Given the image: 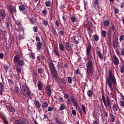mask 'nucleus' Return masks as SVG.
I'll return each instance as SVG.
<instances>
[{
	"label": "nucleus",
	"instance_id": "9d476101",
	"mask_svg": "<svg viewBox=\"0 0 124 124\" xmlns=\"http://www.w3.org/2000/svg\"><path fill=\"white\" fill-rule=\"evenodd\" d=\"M46 93L49 97L52 95V91H51V86L50 85H47L46 87Z\"/></svg>",
	"mask_w": 124,
	"mask_h": 124
},
{
	"label": "nucleus",
	"instance_id": "e2e57ef3",
	"mask_svg": "<svg viewBox=\"0 0 124 124\" xmlns=\"http://www.w3.org/2000/svg\"><path fill=\"white\" fill-rule=\"evenodd\" d=\"M119 40L120 41H123V40H124V35H122L120 37Z\"/></svg>",
	"mask_w": 124,
	"mask_h": 124
},
{
	"label": "nucleus",
	"instance_id": "338daca9",
	"mask_svg": "<svg viewBox=\"0 0 124 124\" xmlns=\"http://www.w3.org/2000/svg\"><path fill=\"white\" fill-rule=\"evenodd\" d=\"M102 123L104 124H106V122L105 121V118L101 117Z\"/></svg>",
	"mask_w": 124,
	"mask_h": 124
},
{
	"label": "nucleus",
	"instance_id": "79ce46f5",
	"mask_svg": "<svg viewBox=\"0 0 124 124\" xmlns=\"http://www.w3.org/2000/svg\"><path fill=\"white\" fill-rule=\"evenodd\" d=\"M55 120L56 121V123H58L59 124H62V121H61L60 119H59V117H56L55 118Z\"/></svg>",
	"mask_w": 124,
	"mask_h": 124
},
{
	"label": "nucleus",
	"instance_id": "052dcab7",
	"mask_svg": "<svg viewBox=\"0 0 124 124\" xmlns=\"http://www.w3.org/2000/svg\"><path fill=\"white\" fill-rule=\"evenodd\" d=\"M78 113H79L81 117H82V116H83V115L82 114V110H81V108H80V107H78Z\"/></svg>",
	"mask_w": 124,
	"mask_h": 124
},
{
	"label": "nucleus",
	"instance_id": "e433bc0d",
	"mask_svg": "<svg viewBox=\"0 0 124 124\" xmlns=\"http://www.w3.org/2000/svg\"><path fill=\"white\" fill-rule=\"evenodd\" d=\"M3 67L4 69L5 70L6 72H7L8 71V69H9V66L7 64H4L3 65Z\"/></svg>",
	"mask_w": 124,
	"mask_h": 124
},
{
	"label": "nucleus",
	"instance_id": "0eeeda50",
	"mask_svg": "<svg viewBox=\"0 0 124 124\" xmlns=\"http://www.w3.org/2000/svg\"><path fill=\"white\" fill-rule=\"evenodd\" d=\"M36 46L37 47V50H38V51H40V50H41L43 44L41 43V42H40V37H39L38 36L36 37Z\"/></svg>",
	"mask_w": 124,
	"mask_h": 124
},
{
	"label": "nucleus",
	"instance_id": "5fc2aeb1",
	"mask_svg": "<svg viewBox=\"0 0 124 124\" xmlns=\"http://www.w3.org/2000/svg\"><path fill=\"white\" fill-rule=\"evenodd\" d=\"M61 81L63 85H65V84H66V81H65V79L64 78H61Z\"/></svg>",
	"mask_w": 124,
	"mask_h": 124
},
{
	"label": "nucleus",
	"instance_id": "69168bd1",
	"mask_svg": "<svg viewBox=\"0 0 124 124\" xmlns=\"http://www.w3.org/2000/svg\"><path fill=\"white\" fill-rule=\"evenodd\" d=\"M60 102H63V98L62 97H59L58 99Z\"/></svg>",
	"mask_w": 124,
	"mask_h": 124
},
{
	"label": "nucleus",
	"instance_id": "39448f33",
	"mask_svg": "<svg viewBox=\"0 0 124 124\" xmlns=\"http://www.w3.org/2000/svg\"><path fill=\"white\" fill-rule=\"evenodd\" d=\"M21 92L26 97H28L31 94V91L30 90V88H29V87H28L27 85H24L22 86L21 88Z\"/></svg>",
	"mask_w": 124,
	"mask_h": 124
},
{
	"label": "nucleus",
	"instance_id": "f8f14e48",
	"mask_svg": "<svg viewBox=\"0 0 124 124\" xmlns=\"http://www.w3.org/2000/svg\"><path fill=\"white\" fill-rule=\"evenodd\" d=\"M113 58L114 64L115 65V66H118L119 65V64L120 63L119 59H118V57H117L116 55H113Z\"/></svg>",
	"mask_w": 124,
	"mask_h": 124
},
{
	"label": "nucleus",
	"instance_id": "58836bf2",
	"mask_svg": "<svg viewBox=\"0 0 124 124\" xmlns=\"http://www.w3.org/2000/svg\"><path fill=\"white\" fill-rule=\"evenodd\" d=\"M44 72V69L43 68H40L38 69V72L39 74H43V72Z\"/></svg>",
	"mask_w": 124,
	"mask_h": 124
},
{
	"label": "nucleus",
	"instance_id": "7ed1b4c3",
	"mask_svg": "<svg viewBox=\"0 0 124 124\" xmlns=\"http://www.w3.org/2000/svg\"><path fill=\"white\" fill-rule=\"evenodd\" d=\"M102 99L106 108H107L108 107L109 109H111V100H110V97H109V96L107 95L106 98H105V96H104V93H102Z\"/></svg>",
	"mask_w": 124,
	"mask_h": 124
},
{
	"label": "nucleus",
	"instance_id": "6e6d98bb",
	"mask_svg": "<svg viewBox=\"0 0 124 124\" xmlns=\"http://www.w3.org/2000/svg\"><path fill=\"white\" fill-rule=\"evenodd\" d=\"M70 100L72 101V102H74V101H76V99H75V97L74 96H71L70 97Z\"/></svg>",
	"mask_w": 124,
	"mask_h": 124
},
{
	"label": "nucleus",
	"instance_id": "f03ea898",
	"mask_svg": "<svg viewBox=\"0 0 124 124\" xmlns=\"http://www.w3.org/2000/svg\"><path fill=\"white\" fill-rule=\"evenodd\" d=\"M106 83H108V85L110 88V90L111 92H113V87L112 85L117 86V80L115 76H114V73L112 70L109 69V77L108 78H106Z\"/></svg>",
	"mask_w": 124,
	"mask_h": 124
},
{
	"label": "nucleus",
	"instance_id": "ea45409f",
	"mask_svg": "<svg viewBox=\"0 0 124 124\" xmlns=\"http://www.w3.org/2000/svg\"><path fill=\"white\" fill-rule=\"evenodd\" d=\"M14 92H15L16 93H17V94H20V89H19L18 87H16L14 90Z\"/></svg>",
	"mask_w": 124,
	"mask_h": 124
},
{
	"label": "nucleus",
	"instance_id": "4be33fe9",
	"mask_svg": "<svg viewBox=\"0 0 124 124\" xmlns=\"http://www.w3.org/2000/svg\"><path fill=\"white\" fill-rule=\"evenodd\" d=\"M7 9L9 10L11 14H12L14 11V6L11 5H9L7 6Z\"/></svg>",
	"mask_w": 124,
	"mask_h": 124
},
{
	"label": "nucleus",
	"instance_id": "de8ad7c7",
	"mask_svg": "<svg viewBox=\"0 0 124 124\" xmlns=\"http://www.w3.org/2000/svg\"><path fill=\"white\" fill-rule=\"evenodd\" d=\"M43 24L44 26H46H46H49V23L48 22V21L45 20V19H44Z\"/></svg>",
	"mask_w": 124,
	"mask_h": 124
},
{
	"label": "nucleus",
	"instance_id": "a19ab883",
	"mask_svg": "<svg viewBox=\"0 0 124 124\" xmlns=\"http://www.w3.org/2000/svg\"><path fill=\"white\" fill-rule=\"evenodd\" d=\"M1 119L2 120L4 124H8V121H7V119L5 117H2Z\"/></svg>",
	"mask_w": 124,
	"mask_h": 124
},
{
	"label": "nucleus",
	"instance_id": "6e6552de",
	"mask_svg": "<svg viewBox=\"0 0 124 124\" xmlns=\"http://www.w3.org/2000/svg\"><path fill=\"white\" fill-rule=\"evenodd\" d=\"M6 107L7 110H9L12 113H15L16 112V109L11 105V104L7 103L6 104Z\"/></svg>",
	"mask_w": 124,
	"mask_h": 124
},
{
	"label": "nucleus",
	"instance_id": "dca6fc26",
	"mask_svg": "<svg viewBox=\"0 0 124 124\" xmlns=\"http://www.w3.org/2000/svg\"><path fill=\"white\" fill-rule=\"evenodd\" d=\"M101 118H108V112L105 109L102 111L101 113Z\"/></svg>",
	"mask_w": 124,
	"mask_h": 124
},
{
	"label": "nucleus",
	"instance_id": "4d7b16f0",
	"mask_svg": "<svg viewBox=\"0 0 124 124\" xmlns=\"http://www.w3.org/2000/svg\"><path fill=\"white\" fill-rule=\"evenodd\" d=\"M119 104L121 106V107H124V101H120Z\"/></svg>",
	"mask_w": 124,
	"mask_h": 124
},
{
	"label": "nucleus",
	"instance_id": "423d86ee",
	"mask_svg": "<svg viewBox=\"0 0 124 124\" xmlns=\"http://www.w3.org/2000/svg\"><path fill=\"white\" fill-rule=\"evenodd\" d=\"M15 124H29V122H28L27 119L24 117H21L19 120H15Z\"/></svg>",
	"mask_w": 124,
	"mask_h": 124
},
{
	"label": "nucleus",
	"instance_id": "473e14b6",
	"mask_svg": "<svg viewBox=\"0 0 124 124\" xmlns=\"http://www.w3.org/2000/svg\"><path fill=\"white\" fill-rule=\"evenodd\" d=\"M81 110L83 112L84 115H87V112L86 111V106L83 104L81 105Z\"/></svg>",
	"mask_w": 124,
	"mask_h": 124
},
{
	"label": "nucleus",
	"instance_id": "a18cd8bd",
	"mask_svg": "<svg viewBox=\"0 0 124 124\" xmlns=\"http://www.w3.org/2000/svg\"><path fill=\"white\" fill-rule=\"evenodd\" d=\"M94 40L95 41H98L99 40V37L98 36V35L95 34L93 36Z\"/></svg>",
	"mask_w": 124,
	"mask_h": 124
},
{
	"label": "nucleus",
	"instance_id": "b1692460",
	"mask_svg": "<svg viewBox=\"0 0 124 124\" xmlns=\"http://www.w3.org/2000/svg\"><path fill=\"white\" fill-rule=\"evenodd\" d=\"M109 121L110 123H114L115 122V116L112 113H109Z\"/></svg>",
	"mask_w": 124,
	"mask_h": 124
},
{
	"label": "nucleus",
	"instance_id": "13d9d810",
	"mask_svg": "<svg viewBox=\"0 0 124 124\" xmlns=\"http://www.w3.org/2000/svg\"><path fill=\"white\" fill-rule=\"evenodd\" d=\"M55 26H57V28H59V26H60V22H59V20H56L55 21Z\"/></svg>",
	"mask_w": 124,
	"mask_h": 124
},
{
	"label": "nucleus",
	"instance_id": "2eb2a0df",
	"mask_svg": "<svg viewBox=\"0 0 124 124\" xmlns=\"http://www.w3.org/2000/svg\"><path fill=\"white\" fill-rule=\"evenodd\" d=\"M20 55L16 54V55L14 56V62L15 63H16L18 64V62H19L20 61Z\"/></svg>",
	"mask_w": 124,
	"mask_h": 124
},
{
	"label": "nucleus",
	"instance_id": "ddd939ff",
	"mask_svg": "<svg viewBox=\"0 0 124 124\" xmlns=\"http://www.w3.org/2000/svg\"><path fill=\"white\" fill-rule=\"evenodd\" d=\"M112 46L114 49H116V48H119L120 47V44L119 43L118 40H115L113 41L112 42Z\"/></svg>",
	"mask_w": 124,
	"mask_h": 124
},
{
	"label": "nucleus",
	"instance_id": "8fccbe9b",
	"mask_svg": "<svg viewBox=\"0 0 124 124\" xmlns=\"http://www.w3.org/2000/svg\"><path fill=\"white\" fill-rule=\"evenodd\" d=\"M52 32L53 35H56V33H57V31H56V29L53 28L52 29Z\"/></svg>",
	"mask_w": 124,
	"mask_h": 124
},
{
	"label": "nucleus",
	"instance_id": "f257e3e1",
	"mask_svg": "<svg viewBox=\"0 0 124 124\" xmlns=\"http://www.w3.org/2000/svg\"><path fill=\"white\" fill-rule=\"evenodd\" d=\"M92 45L91 43H88V45L86 47V55L87 62L86 63V68H87V77L89 78L90 77H92V74L93 73V69L94 68L93 67V55H92Z\"/></svg>",
	"mask_w": 124,
	"mask_h": 124
},
{
	"label": "nucleus",
	"instance_id": "c9c22d12",
	"mask_svg": "<svg viewBox=\"0 0 124 124\" xmlns=\"http://www.w3.org/2000/svg\"><path fill=\"white\" fill-rule=\"evenodd\" d=\"M30 59L32 60H35V54L34 53L31 52V54L29 55Z\"/></svg>",
	"mask_w": 124,
	"mask_h": 124
},
{
	"label": "nucleus",
	"instance_id": "864d4df0",
	"mask_svg": "<svg viewBox=\"0 0 124 124\" xmlns=\"http://www.w3.org/2000/svg\"><path fill=\"white\" fill-rule=\"evenodd\" d=\"M46 57L48 59H51V54H50V52H49V50H48L47 51Z\"/></svg>",
	"mask_w": 124,
	"mask_h": 124
},
{
	"label": "nucleus",
	"instance_id": "f3484780",
	"mask_svg": "<svg viewBox=\"0 0 124 124\" xmlns=\"http://www.w3.org/2000/svg\"><path fill=\"white\" fill-rule=\"evenodd\" d=\"M28 19L31 25H34L36 23L37 19L34 17H28Z\"/></svg>",
	"mask_w": 124,
	"mask_h": 124
},
{
	"label": "nucleus",
	"instance_id": "0e129e2a",
	"mask_svg": "<svg viewBox=\"0 0 124 124\" xmlns=\"http://www.w3.org/2000/svg\"><path fill=\"white\" fill-rule=\"evenodd\" d=\"M63 94H64V98H66V99H67V98L69 97V96L68 95L67 93H64Z\"/></svg>",
	"mask_w": 124,
	"mask_h": 124
},
{
	"label": "nucleus",
	"instance_id": "f704fd0d",
	"mask_svg": "<svg viewBox=\"0 0 124 124\" xmlns=\"http://www.w3.org/2000/svg\"><path fill=\"white\" fill-rule=\"evenodd\" d=\"M17 64H18L20 66H23V65L25 64V62H24L23 60H19V61H18L17 63Z\"/></svg>",
	"mask_w": 124,
	"mask_h": 124
},
{
	"label": "nucleus",
	"instance_id": "bf43d9fd",
	"mask_svg": "<svg viewBox=\"0 0 124 124\" xmlns=\"http://www.w3.org/2000/svg\"><path fill=\"white\" fill-rule=\"evenodd\" d=\"M66 103L68 105H71V101H70V99H68L66 101Z\"/></svg>",
	"mask_w": 124,
	"mask_h": 124
},
{
	"label": "nucleus",
	"instance_id": "7c9ffc66",
	"mask_svg": "<svg viewBox=\"0 0 124 124\" xmlns=\"http://www.w3.org/2000/svg\"><path fill=\"white\" fill-rule=\"evenodd\" d=\"M59 49L60 51H62V52H64V46H63V44H62V43H61L59 44Z\"/></svg>",
	"mask_w": 124,
	"mask_h": 124
},
{
	"label": "nucleus",
	"instance_id": "49530a36",
	"mask_svg": "<svg viewBox=\"0 0 124 124\" xmlns=\"http://www.w3.org/2000/svg\"><path fill=\"white\" fill-rule=\"evenodd\" d=\"M18 37L19 40H22V39H24V35H22L21 33H19L18 34Z\"/></svg>",
	"mask_w": 124,
	"mask_h": 124
},
{
	"label": "nucleus",
	"instance_id": "603ef678",
	"mask_svg": "<svg viewBox=\"0 0 124 124\" xmlns=\"http://www.w3.org/2000/svg\"><path fill=\"white\" fill-rule=\"evenodd\" d=\"M33 31L34 32H37L38 31V28L36 26H34L33 28Z\"/></svg>",
	"mask_w": 124,
	"mask_h": 124
},
{
	"label": "nucleus",
	"instance_id": "09e8293b",
	"mask_svg": "<svg viewBox=\"0 0 124 124\" xmlns=\"http://www.w3.org/2000/svg\"><path fill=\"white\" fill-rule=\"evenodd\" d=\"M68 83L70 84H72V78L70 77H68Z\"/></svg>",
	"mask_w": 124,
	"mask_h": 124
},
{
	"label": "nucleus",
	"instance_id": "2f4dec72",
	"mask_svg": "<svg viewBox=\"0 0 124 124\" xmlns=\"http://www.w3.org/2000/svg\"><path fill=\"white\" fill-rule=\"evenodd\" d=\"M87 93L89 97H92V96H93V91L88 90L87 92Z\"/></svg>",
	"mask_w": 124,
	"mask_h": 124
},
{
	"label": "nucleus",
	"instance_id": "a878e982",
	"mask_svg": "<svg viewBox=\"0 0 124 124\" xmlns=\"http://www.w3.org/2000/svg\"><path fill=\"white\" fill-rule=\"evenodd\" d=\"M34 103L36 108H40V107H41V104L39 103V101H38V100H35Z\"/></svg>",
	"mask_w": 124,
	"mask_h": 124
},
{
	"label": "nucleus",
	"instance_id": "4468645a",
	"mask_svg": "<svg viewBox=\"0 0 124 124\" xmlns=\"http://www.w3.org/2000/svg\"><path fill=\"white\" fill-rule=\"evenodd\" d=\"M93 6L95 9H99V1H98V0H95L94 1Z\"/></svg>",
	"mask_w": 124,
	"mask_h": 124
},
{
	"label": "nucleus",
	"instance_id": "20e7f679",
	"mask_svg": "<svg viewBox=\"0 0 124 124\" xmlns=\"http://www.w3.org/2000/svg\"><path fill=\"white\" fill-rule=\"evenodd\" d=\"M48 66L49 67L50 72L52 74V77H53V78H57V77H58V72L56 69L55 64H54L53 62H48Z\"/></svg>",
	"mask_w": 124,
	"mask_h": 124
},
{
	"label": "nucleus",
	"instance_id": "c03bdc74",
	"mask_svg": "<svg viewBox=\"0 0 124 124\" xmlns=\"http://www.w3.org/2000/svg\"><path fill=\"white\" fill-rule=\"evenodd\" d=\"M72 103L74 107H76V108H77V107H78V106H79V104H78V102H77V101L76 100L74 102H73Z\"/></svg>",
	"mask_w": 124,
	"mask_h": 124
},
{
	"label": "nucleus",
	"instance_id": "4c0bfd02",
	"mask_svg": "<svg viewBox=\"0 0 124 124\" xmlns=\"http://www.w3.org/2000/svg\"><path fill=\"white\" fill-rule=\"evenodd\" d=\"M70 19L72 23H75V22L77 21V19L76 18V17L74 16L71 17Z\"/></svg>",
	"mask_w": 124,
	"mask_h": 124
},
{
	"label": "nucleus",
	"instance_id": "37998d69",
	"mask_svg": "<svg viewBox=\"0 0 124 124\" xmlns=\"http://www.w3.org/2000/svg\"><path fill=\"white\" fill-rule=\"evenodd\" d=\"M66 107L64 104H62L60 107V111H62V110H64L65 109Z\"/></svg>",
	"mask_w": 124,
	"mask_h": 124
},
{
	"label": "nucleus",
	"instance_id": "9b49d317",
	"mask_svg": "<svg viewBox=\"0 0 124 124\" xmlns=\"http://www.w3.org/2000/svg\"><path fill=\"white\" fill-rule=\"evenodd\" d=\"M65 48L67 50V52L72 51V46H71L69 42H66L65 43Z\"/></svg>",
	"mask_w": 124,
	"mask_h": 124
},
{
	"label": "nucleus",
	"instance_id": "5701e85b",
	"mask_svg": "<svg viewBox=\"0 0 124 124\" xmlns=\"http://www.w3.org/2000/svg\"><path fill=\"white\" fill-rule=\"evenodd\" d=\"M112 108L114 112H117V111H118V109H120V108H119V105L115 103L113 105Z\"/></svg>",
	"mask_w": 124,
	"mask_h": 124
},
{
	"label": "nucleus",
	"instance_id": "cd10ccee",
	"mask_svg": "<svg viewBox=\"0 0 124 124\" xmlns=\"http://www.w3.org/2000/svg\"><path fill=\"white\" fill-rule=\"evenodd\" d=\"M103 25L105 27H109L110 25V21L109 20H106L104 21Z\"/></svg>",
	"mask_w": 124,
	"mask_h": 124
},
{
	"label": "nucleus",
	"instance_id": "3c124183",
	"mask_svg": "<svg viewBox=\"0 0 124 124\" xmlns=\"http://www.w3.org/2000/svg\"><path fill=\"white\" fill-rule=\"evenodd\" d=\"M42 13L43 16H46V15H47V10H46V9L44 10L42 12Z\"/></svg>",
	"mask_w": 124,
	"mask_h": 124
},
{
	"label": "nucleus",
	"instance_id": "aec40b11",
	"mask_svg": "<svg viewBox=\"0 0 124 124\" xmlns=\"http://www.w3.org/2000/svg\"><path fill=\"white\" fill-rule=\"evenodd\" d=\"M96 53L100 60H103V54L100 50H96Z\"/></svg>",
	"mask_w": 124,
	"mask_h": 124
},
{
	"label": "nucleus",
	"instance_id": "a211bd4d",
	"mask_svg": "<svg viewBox=\"0 0 124 124\" xmlns=\"http://www.w3.org/2000/svg\"><path fill=\"white\" fill-rule=\"evenodd\" d=\"M4 89V84L3 82H0V95H2V92Z\"/></svg>",
	"mask_w": 124,
	"mask_h": 124
},
{
	"label": "nucleus",
	"instance_id": "393cba45",
	"mask_svg": "<svg viewBox=\"0 0 124 124\" xmlns=\"http://www.w3.org/2000/svg\"><path fill=\"white\" fill-rule=\"evenodd\" d=\"M45 4H46V6L47 7H51V6H53V3H52L51 1H46Z\"/></svg>",
	"mask_w": 124,
	"mask_h": 124
},
{
	"label": "nucleus",
	"instance_id": "c756f323",
	"mask_svg": "<svg viewBox=\"0 0 124 124\" xmlns=\"http://www.w3.org/2000/svg\"><path fill=\"white\" fill-rule=\"evenodd\" d=\"M19 11H24L26 9V6L24 4L20 5L18 7Z\"/></svg>",
	"mask_w": 124,
	"mask_h": 124
},
{
	"label": "nucleus",
	"instance_id": "680f3d73",
	"mask_svg": "<svg viewBox=\"0 0 124 124\" xmlns=\"http://www.w3.org/2000/svg\"><path fill=\"white\" fill-rule=\"evenodd\" d=\"M93 124H99V120H94L93 121Z\"/></svg>",
	"mask_w": 124,
	"mask_h": 124
},
{
	"label": "nucleus",
	"instance_id": "72a5a7b5",
	"mask_svg": "<svg viewBox=\"0 0 124 124\" xmlns=\"http://www.w3.org/2000/svg\"><path fill=\"white\" fill-rule=\"evenodd\" d=\"M42 108H46L48 107V103L47 102H43L42 105Z\"/></svg>",
	"mask_w": 124,
	"mask_h": 124
},
{
	"label": "nucleus",
	"instance_id": "1a4fd4ad",
	"mask_svg": "<svg viewBox=\"0 0 124 124\" xmlns=\"http://www.w3.org/2000/svg\"><path fill=\"white\" fill-rule=\"evenodd\" d=\"M6 17V14L5 13V11L0 9V21H2L3 19H5Z\"/></svg>",
	"mask_w": 124,
	"mask_h": 124
},
{
	"label": "nucleus",
	"instance_id": "6ab92c4d",
	"mask_svg": "<svg viewBox=\"0 0 124 124\" xmlns=\"http://www.w3.org/2000/svg\"><path fill=\"white\" fill-rule=\"evenodd\" d=\"M45 60V56L43 54H41L37 57V61L39 62H42V61H44Z\"/></svg>",
	"mask_w": 124,
	"mask_h": 124
},
{
	"label": "nucleus",
	"instance_id": "412c9836",
	"mask_svg": "<svg viewBox=\"0 0 124 124\" xmlns=\"http://www.w3.org/2000/svg\"><path fill=\"white\" fill-rule=\"evenodd\" d=\"M53 52L55 53V55L57 57H60V51H59V48H58V47L55 46L54 49H53Z\"/></svg>",
	"mask_w": 124,
	"mask_h": 124
},
{
	"label": "nucleus",
	"instance_id": "bb28decb",
	"mask_svg": "<svg viewBox=\"0 0 124 124\" xmlns=\"http://www.w3.org/2000/svg\"><path fill=\"white\" fill-rule=\"evenodd\" d=\"M42 82H41L40 81H38L37 86L39 91H42Z\"/></svg>",
	"mask_w": 124,
	"mask_h": 124
},
{
	"label": "nucleus",
	"instance_id": "c85d7f7f",
	"mask_svg": "<svg viewBox=\"0 0 124 124\" xmlns=\"http://www.w3.org/2000/svg\"><path fill=\"white\" fill-rule=\"evenodd\" d=\"M101 34L103 37H106V34H107V32L105 30H101Z\"/></svg>",
	"mask_w": 124,
	"mask_h": 124
},
{
	"label": "nucleus",
	"instance_id": "774afa93",
	"mask_svg": "<svg viewBox=\"0 0 124 124\" xmlns=\"http://www.w3.org/2000/svg\"><path fill=\"white\" fill-rule=\"evenodd\" d=\"M59 33H60L62 35H64V31H59Z\"/></svg>",
	"mask_w": 124,
	"mask_h": 124
}]
</instances>
